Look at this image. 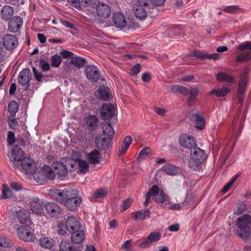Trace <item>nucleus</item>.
Instances as JSON below:
<instances>
[{
  "instance_id": "obj_1",
  "label": "nucleus",
  "mask_w": 251,
  "mask_h": 251,
  "mask_svg": "<svg viewBox=\"0 0 251 251\" xmlns=\"http://www.w3.org/2000/svg\"><path fill=\"white\" fill-rule=\"evenodd\" d=\"M251 217L248 214H244L238 217L235 225L237 227L236 234L244 240H248L250 238L251 230Z\"/></svg>"
},
{
  "instance_id": "obj_2",
  "label": "nucleus",
  "mask_w": 251,
  "mask_h": 251,
  "mask_svg": "<svg viewBox=\"0 0 251 251\" xmlns=\"http://www.w3.org/2000/svg\"><path fill=\"white\" fill-rule=\"evenodd\" d=\"M207 158L205 151L200 148H196L191 150V158L188 165L191 169L199 171L202 165Z\"/></svg>"
},
{
  "instance_id": "obj_3",
  "label": "nucleus",
  "mask_w": 251,
  "mask_h": 251,
  "mask_svg": "<svg viewBox=\"0 0 251 251\" xmlns=\"http://www.w3.org/2000/svg\"><path fill=\"white\" fill-rule=\"evenodd\" d=\"M73 191V189L70 188H66L63 190L51 189L49 190V195L52 200L64 204L70 193Z\"/></svg>"
},
{
  "instance_id": "obj_4",
  "label": "nucleus",
  "mask_w": 251,
  "mask_h": 251,
  "mask_svg": "<svg viewBox=\"0 0 251 251\" xmlns=\"http://www.w3.org/2000/svg\"><path fill=\"white\" fill-rule=\"evenodd\" d=\"M241 110L242 107L238 108V114L234 116L232 124V134L236 141L240 136L244 126V122L246 118L245 116L244 117L240 118V114L241 112Z\"/></svg>"
},
{
  "instance_id": "obj_5",
  "label": "nucleus",
  "mask_w": 251,
  "mask_h": 251,
  "mask_svg": "<svg viewBox=\"0 0 251 251\" xmlns=\"http://www.w3.org/2000/svg\"><path fill=\"white\" fill-rule=\"evenodd\" d=\"M161 237V234L159 232L153 231L151 232L146 238H142L136 241L139 243L138 247L141 249H146L151 247L153 243L158 242Z\"/></svg>"
},
{
  "instance_id": "obj_6",
  "label": "nucleus",
  "mask_w": 251,
  "mask_h": 251,
  "mask_svg": "<svg viewBox=\"0 0 251 251\" xmlns=\"http://www.w3.org/2000/svg\"><path fill=\"white\" fill-rule=\"evenodd\" d=\"M78 191L76 189H73V191L69 195L64 205L71 211H75L78 207L81 201V197H78Z\"/></svg>"
},
{
  "instance_id": "obj_7",
  "label": "nucleus",
  "mask_w": 251,
  "mask_h": 251,
  "mask_svg": "<svg viewBox=\"0 0 251 251\" xmlns=\"http://www.w3.org/2000/svg\"><path fill=\"white\" fill-rule=\"evenodd\" d=\"M239 51L247 50L243 52L241 54L237 55L235 59L236 62H246L251 59V42L246 41L241 44L238 49Z\"/></svg>"
},
{
  "instance_id": "obj_8",
  "label": "nucleus",
  "mask_w": 251,
  "mask_h": 251,
  "mask_svg": "<svg viewBox=\"0 0 251 251\" xmlns=\"http://www.w3.org/2000/svg\"><path fill=\"white\" fill-rule=\"evenodd\" d=\"M2 43L6 50L12 51L17 47L18 40L15 35L7 34L3 37Z\"/></svg>"
},
{
  "instance_id": "obj_9",
  "label": "nucleus",
  "mask_w": 251,
  "mask_h": 251,
  "mask_svg": "<svg viewBox=\"0 0 251 251\" xmlns=\"http://www.w3.org/2000/svg\"><path fill=\"white\" fill-rule=\"evenodd\" d=\"M31 79V74L29 69H23L18 76L19 83L23 86H25V90H27L30 86L29 82Z\"/></svg>"
},
{
  "instance_id": "obj_10",
  "label": "nucleus",
  "mask_w": 251,
  "mask_h": 251,
  "mask_svg": "<svg viewBox=\"0 0 251 251\" xmlns=\"http://www.w3.org/2000/svg\"><path fill=\"white\" fill-rule=\"evenodd\" d=\"M87 78L96 82L100 78V74L98 68L94 65H88L84 71Z\"/></svg>"
},
{
  "instance_id": "obj_11",
  "label": "nucleus",
  "mask_w": 251,
  "mask_h": 251,
  "mask_svg": "<svg viewBox=\"0 0 251 251\" xmlns=\"http://www.w3.org/2000/svg\"><path fill=\"white\" fill-rule=\"evenodd\" d=\"M23 24V20L21 17L15 16L12 17L8 21V30L11 33H16L20 30Z\"/></svg>"
},
{
  "instance_id": "obj_12",
  "label": "nucleus",
  "mask_w": 251,
  "mask_h": 251,
  "mask_svg": "<svg viewBox=\"0 0 251 251\" xmlns=\"http://www.w3.org/2000/svg\"><path fill=\"white\" fill-rule=\"evenodd\" d=\"M96 12L99 17L106 19L111 14V8L108 4L103 2H98L96 6Z\"/></svg>"
},
{
  "instance_id": "obj_13",
  "label": "nucleus",
  "mask_w": 251,
  "mask_h": 251,
  "mask_svg": "<svg viewBox=\"0 0 251 251\" xmlns=\"http://www.w3.org/2000/svg\"><path fill=\"white\" fill-rule=\"evenodd\" d=\"M103 136L102 135H100L99 136L97 137L95 143L97 148L100 150L105 151L108 150L110 147L112 139Z\"/></svg>"
},
{
  "instance_id": "obj_14",
  "label": "nucleus",
  "mask_w": 251,
  "mask_h": 251,
  "mask_svg": "<svg viewBox=\"0 0 251 251\" xmlns=\"http://www.w3.org/2000/svg\"><path fill=\"white\" fill-rule=\"evenodd\" d=\"M179 142L181 146L191 150L196 148L197 143L192 136L187 134H181L179 137Z\"/></svg>"
},
{
  "instance_id": "obj_15",
  "label": "nucleus",
  "mask_w": 251,
  "mask_h": 251,
  "mask_svg": "<svg viewBox=\"0 0 251 251\" xmlns=\"http://www.w3.org/2000/svg\"><path fill=\"white\" fill-rule=\"evenodd\" d=\"M100 116L102 119H111L115 115V109L111 103L103 104L100 109Z\"/></svg>"
},
{
  "instance_id": "obj_16",
  "label": "nucleus",
  "mask_w": 251,
  "mask_h": 251,
  "mask_svg": "<svg viewBox=\"0 0 251 251\" xmlns=\"http://www.w3.org/2000/svg\"><path fill=\"white\" fill-rule=\"evenodd\" d=\"M44 207L47 214L52 217H58L61 213L59 206L55 202H47L44 205Z\"/></svg>"
},
{
  "instance_id": "obj_17",
  "label": "nucleus",
  "mask_w": 251,
  "mask_h": 251,
  "mask_svg": "<svg viewBox=\"0 0 251 251\" xmlns=\"http://www.w3.org/2000/svg\"><path fill=\"white\" fill-rule=\"evenodd\" d=\"M17 233L19 237L25 241H32L34 238L33 235L29 232L27 226L19 227L17 229Z\"/></svg>"
},
{
  "instance_id": "obj_18",
  "label": "nucleus",
  "mask_w": 251,
  "mask_h": 251,
  "mask_svg": "<svg viewBox=\"0 0 251 251\" xmlns=\"http://www.w3.org/2000/svg\"><path fill=\"white\" fill-rule=\"evenodd\" d=\"M30 209L33 213L36 215H42L44 214L43 204L40 202L37 197H34L30 202Z\"/></svg>"
},
{
  "instance_id": "obj_19",
  "label": "nucleus",
  "mask_w": 251,
  "mask_h": 251,
  "mask_svg": "<svg viewBox=\"0 0 251 251\" xmlns=\"http://www.w3.org/2000/svg\"><path fill=\"white\" fill-rule=\"evenodd\" d=\"M65 226L70 232L79 229L81 226L78 220L73 216H69L66 220Z\"/></svg>"
},
{
  "instance_id": "obj_20",
  "label": "nucleus",
  "mask_w": 251,
  "mask_h": 251,
  "mask_svg": "<svg viewBox=\"0 0 251 251\" xmlns=\"http://www.w3.org/2000/svg\"><path fill=\"white\" fill-rule=\"evenodd\" d=\"M22 169L25 174H32L34 173V161L29 158H24L21 160Z\"/></svg>"
},
{
  "instance_id": "obj_21",
  "label": "nucleus",
  "mask_w": 251,
  "mask_h": 251,
  "mask_svg": "<svg viewBox=\"0 0 251 251\" xmlns=\"http://www.w3.org/2000/svg\"><path fill=\"white\" fill-rule=\"evenodd\" d=\"M189 118L195 122L196 127L199 130H202L205 126V120L203 116L200 113H192L190 114Z\"/></svg>"
},
{
  "instance_id": "obj_22",
  "label": "nucleus",
  "mask_w": 251,
  "mask_h": 251,
  "mask_svg": "<svg viewBox=\"0 0 251 251\" xmlns=\"http://www.w3.org/2000/svg\"><path fill=\"white\" fill-rule=\"evenodd\" d=\"M113 21L116 27L122 29L126 25V18L123 14L117 12L113 14Z\"/></svg>"
},
{
  "instance_id": "obj_23",
  "label": "nucleus",
  "mask_w": 251,
  "mask_h": 251,
  "mask_svg": "<svg viewBox=\"0 0 251 251\" xmlns=\"http://www.w3.org/2000/svg\"><path fill=\"white\" fill-rule=\"evenodd\" d=\"M54 173L59 176H66L68 174L66 166L63 162L55 161L52 164Z\"/></svg>"
},
{
  "instance_id": "obj_24",
  "label": "nucleus",
  "mask_w": 251,
  "mask_h": 251,
  "mask_svg": "<svg viewBox=\"0 0 251 251\" xmlns=\"http://www.w3.org/2000/svg\"><path fill=\"white\" fill-rule=\"evenodd\" d=\"M71 240L72 243L75 244L82 243L85 239V234L83 230L80 229L71 232Z\"/></svg>"
},
{
  "instance_id": "obj_25",
  "label": "nucleus",
  "mask_w": 251,
  "mask_h": 251,
  "mask_svg": "<svg viewBox=\"0 0 251 251\" xmlns=\"http://www.w3.org/2000/svg\"><path fill=\"white\" fill-rule=\"evenodd\" d=\"M100 151L96 149H94L86 155V158L90 163L96 164L100 163Z\"/></svg>"
},
{
  "instance_id": "obj_26",
  "label": "nucleus",
  "mask_w": 251,
  "mask_h": 251,
  "mask_svg": "<svg viewBox=\"0 0 251 251\" xmlns=\"http://www.w3.org/2000/svg\"><path fill=\"white\" fill-rule=\"evenodd\" d=\"M86 126L89 130H95L98 126V118L94 115H89L85 118Z\"/></svg>"
},
{
  "instance_id": "obj_27",
  "label": "nucleus",
  "mask_w": 251,
  "mask_h": 251,
  "mask_svg": "<svg viewBox=\"0 0 251 251\" xmlns=\"http://www.w3.org/2000/svg\"><path fill=\"white\" fill-rule=\"evenodd\" d=\"M103 136L113 139L114 134V130L110 123L104 122L102 125Z\"/></svg>"
},
{
  "instance_id": "obj_28",
  "label": "nucleus",
  "mask_w": 251,
  "mask_h": 251,
  "mask_svg": "<svg viewBox=\"0 0 251 251\" xmlns=\"http://www.w3.org/2000/svg\"><path fill=\"white\" fill-rule=\"evenodd\" d=\"M150 215L151 212L148 209L137 211L131 213L132 217L139 221L149 219Z\"/></svg>"
},
{
  "instance_id": "obj_29",
  "label": "nucleus",
  "mask_w": 251,
  "mask_h": 251,
  "mask_svg": "<svg viewBox=\"0 0 251 251\" xmlns=\"http://www.w3.org/2000/svg\"><path fill=\"white\" fill-rule=\"evenodd\" d=\"M155 201L162 206L170 204L169 197L162 190H160L159 193L155 197Z\"/></svg>"
},
{
  "instance_id": "obj_30",
  "label": "nucleus",
  "mask_w": 251,
  "mask_h": 251,
  "mask_svg": "<svg viewBox=\"0 0 251 251\" xmlns=\"http://www.w3.org/2000/svg\"><path fill=\"white\" fill-rule=\"evenodd\" d=\"M14 8L10 5H5L1 10V17L5 20H9L13 16Z\"/></svg>"
},
{
  "instance_id": "obj_31",
  "label": "nucleus",
  "mask_w": 251,
  "mask_h": 251,
  "mask_svg": "<svg viewBox=\"0 0 251 251\" xmlns=\"http://www.w3.org/2000/svg\"><path fill=\"white\" fill-rule=\"evenodd\" d=\"M17 218L23 224L27 226L30 223L29 212L25 210L19 211L17 214Z\"/></svg>"
},
{
  "instance_id": "obj_32",
  "label": "nucleus",
  "mask_w": 251,
  "mask_h": 251,
  "mask_svg": "<svg viewBox=\"0 0 251 251\" xmlns=\"http://www.w3.org/2000/svg\"><path fill=\"white\" fill-rule=\"evenodd\" d=\"M39 243L42 248L51 249L54 245V240L51 237L44 236L40 238Z\"/></svg>"
},
{
  "instance_id": "obj_33",
  "label": "nucleus",
  "mask_w": 251,
  "mask_h": 251,
  "mask_svg": "<svg viewBox=\"0 0 251 251\" xmlns=\"http://www.w3.org/2000/svg\"><path fill=\"white\" fill-rule=\"evenodd\" d=\"M12 155L14 161H21L24 158V152L17 145L14 146L12 149Z\"/></svg>"
},
{
  "instance_id": "obj_34",
  "label": "nucleus",
  "mask_w": 251,
  "mask_h": 251,
  "mask_svg": "<svg viewBox=\"0 0 251 251\" xmlns=\"http://www.w3.org/2000/svg\"><path fill=\"white\" fill-rule=\"evenodd\" d=\"M98 94L100 99L104 100H109L111 98L110 90L109 88L105 86L101 87L99 89Z\"/></svg>"
},
{
  "instance_id": "obj_35",
  "label": "nucleus",
  "mask_w": 251,
  "mask_h": 251,
  "mask_svg": "<svg viewBox=\"0 0 251 251\" xmlns=\"http://www.w3.org/2000/svg\"><path fill=\"white\" fill-rule=\"evenodd\" d=\"M162 170L167 175L170 176H175L178 173L179 168L176 166L167 164L162 167Z\"/></svg>"
},
{
  "instance_id": "obj_36",
  "label": "nucleus",
  "mask_w": 251,
  "mask_h": 251,
  "mask_svg": "<svg viewBox=\"0 0 251 251\" xmlns=\"http://www.w3.org/2000/svg\"><path fill=\"white\" fill-rule=\"evenodd\" d=\"M41 174L45 178L50 180L54 178V173L52 169L49 166L44 165L42 168Z\"/></svg>"
},
{
  "instance_id": "obj_37",
  "label": "nucleus",
  "mask_w": 251,
  "mask_h": 251,
  "mask_svg": "<svg viewBox=\"0 0 251 251\" xmlns=\"http://www.w3.org/2000/svg\"><path fill=\"white\" fill-rule=\"evenodd\" d=\"M230 91V89L226 87L221 88L213 89L210 92V94L215 95L217 97H221L226 96Z\"/></svg>"
},
{
  "instance_id": "obj_38",
  "label": "nucleus",
  "mask_w": 251,
  "mask_h": 251,
  "mask_svg": "<svg viewBox=\"0 0 251 251\" xmlns=\"http://www.w3.org/2000/svg\"><path fill=\"white\" fill-rule=\"evenodd\" d=\"M216 79L219 81H223L228 83H233L234 78L228 74L223 73H218L216 75Z\"/></svg>"
},
{
  "instance_id": "obj_39",
  "label": "nucleus",
  "mask_w": 251,
  "mask_h": 251,
  "mask_svg": "<svg viewBox=\"0 0 251 251\" xmlns=\"http://www.w3.org/2000/svg\"><path fill=\"white\" fill-rule=\"evenodd\" d=\"M142 5H140L139 4L134 11V15L135 17L140 19H143L147 16V10H148L146 8Z\"/></svg>"
},
{
  "instance_id": "obj_40",
  "label": "nucleus",
  "mask_w": 251,
  "mask_h": 251,
  "mask_svg": "<svg viewBox=\"0 0 251 251\" xmlns=\"http://www.w3.org/2000/svg\"><path fill=\"white\" fill-rule=\"evenodd\" d=\"M86 62V60L84 58L76 55L74 56L71 61V63L77 68H81L83 67Z\"/></svg>"
},
{
  "instance_id": "obj_41",
  "label": "nucleus",
  "mask_w": 251,
  "mask_h": 251,
  "mask_svg": "<svg viewBox=\"0 0 251 251\" xmlns=\"http://www.w3.org/2000/svg\"><path fill=\"white\" fill-rule=\"evenodd\" d=\"M60 251H75V248L69 241H62L59 244Z\"/></svg>"
},
{
  "instance_id": "obj_42",
  "label": "nucleus",
  "mask_w": 251,
  "mask_h": 251,
  "mask_svg": "<svg viewBox=\"0 0 251 251\" xmlns=\"http://www.w3.org/2000/svg\"><path fill=\"white\" fill-rule=\"evenodd\" d=\"M1 191V199H7L12 198L13 192L6 184H3L2 185Z\"/></svg>"
},
{
  "instance_id": "obj_43",
  "label": "nucleus",
  "mask_w": 251,
  "mask_h": 251,
  "mask_svg": "<svg viewBox=\"0 0 251 251\" xmlns=\"http://www.w3.org/2000/svg\"><path fill=\"white\" fill-rule=\"evenodd\" d=\"M75 7L79 8L81 6L87 7L90 2V0H68Z\"/></svg>"
},
{
  "instance_id": "obj_44",
  "label": "nucleus",
  "mask_w": 251,
  "mask_h": 251,
  "mask_svg": "<svg viewBox=\"0 0 251 251\" xmlns=\"http://www.w3.org/2000/svg\"><path fill=\"white\" fill-rule=\"evenodd\" d=\"M19 109V104L15 100L11 101L8 105V110L12 116H15Z\"/></svg>"
},
{
  "instance_id": "obj_45",
  "label": "nucleus",
  "mask_w": 251,
  "mask_h": 251,
  "mask_svg": "<svg viewBox=\"0 0 251 251\" xmlns=\"http://www.w3.org/2000/svg\"><path fill=\"white\" fill-rule=\"evenodd\" d=\"M189 95L190 96L188 99L187 104L189 106H191L195 102V100L198 95V91L197 89H193L191 90Z\"/></svg>"
},
{
  "instance_id": "obj_46",
  "label": "nucleus",
  "mask_w": 251,
  "mask_h": 251,
  "mask_svg": "<svg viewBox=\"0 0 251 251\" xmlns=\"http://www.w3.org/2000/svg\"><path fill=\"white\" fill-rule=\"evenodd\" d=\"M248 69L245 68L243 70L240 77V81L238 85L247 86L248 81Z\"/></svg>"
},
{
  "instance_id": "obj_47",
  "label": "nucleus",
  "mask_w": 251,
  "mask_h": 251,
  "mask_svg": "<svg viewBox=\"0 0 251 251\" xmlns=\"http://www.w3.org/2000/svg\"><path fill=\"white\" fill-rule=\"evenodd\" d=\"M247 206L246 205L243 203H238L236 204V207L234 209V213L240 215L243 213L246 210Z\"/></svg>"
},
{
  "instance_id": "obj_48",
  "label": "nucleus",
  "mask_w": 251,
  "mask_h": 251,
  "mask_svg": "<svg viewBox=\"0 0 251 251\" xmlns=\"http://www.w3.org/2000/svg\"><path fill=\"white\" fill-rule=\"evenodd\" d=\"M132 202V199L129 198L124 200L121 204L120 211L124 212L127 210L131 206Z\"/></svg>"
},
{
  "instance_id": "obj_49",
  "label": "nucleus",
  "mask_w": 251,
  "mask_h": 251,
  "mask_svg": "<svg viewBox=\"0 0 251 251\" xmlns=\"http://www.w3.org/2000/svg\"><path fill=\"white\" fill-rule=\"evenodd\" d=\"M240 7L238 5H231L225 7L223 10L226 13L235 14L238 12Z\"/></svg>"
},
{
  "instance_id": "obj_50",
  "label": "nucleus",
  "mask_w": 251,
  "mask_h": 251,
  "mask_svg": "<svg viewBox=\"0 0 251 251\" xmlns=\"http://www.w3.org/2000/svg\"><path fill=\"white\" fill-rule=\"evenodd\" d=\"M80 171L83 173H86L89 170L88 163L84 160H80L78 162Z\"/></svg>"
},
{
  "instance_id": "obj_51",
  "label": "nucleus",
  "mask_w": 251,
  "mask_h": 251,
  "mask_svg": "<svg viewBox=\"0 0 251 251\" xmlns=\"http://www.w3.org/2000/svg\"><path fill=\"white\" fill-rule=\"evenodd\" d=\"M51 61L52 66L58 67L61 63L62 59L60 56L54 55L52 56Z\"/></svg>"
},
{
  "instance_id": "obj_52",
  "label": "nucleus",
  "mask_w": 251,
  "mask_h": 251,
  "mask_svg": "<svg viewBox=\"0 0 251 251\" xmlns=\"http://www.w3.org/2000/svg\"><path fill=\"white\" fill-rule=\"evenodd\" d=\"M107 194V192L106 190L103 189H99L94 192L93 197L95 199L102 198L105 196Z\"/></svg>"
},
{
  "instance_id": "obj_53",
  "label": "nucleus",
  "mask_w": 251,
  "mask_h": 251,
  "mask_svg": "<svg viewBox=\"0 0 251 251\" xmlns=\"http://www.w3.org/2000/svg\"><path fill=\"white\" fill-rule=\"evenodd\" d=\"M160 190L156 185H153L148 191V193L155 197L159 193Z\"/></svg>"
},
{
  "instance_id": "obj_54",
  "label": "nucleus",
  "mask_w": 251,
  "mask_h": 251,
  "mask_svg": "<svg viewBox=\"0 0 251 251\" xmlns=\"http://www.w3.org/2000/svg\"><path fill=\"white\" fill-rule=\"evenodd\" d=\"M191 55L195 56L198 58H206V52L201 50H194Z\"/></svg>"
},
{
  "instance_id": "obj_55",
  "label": "nucleus",
  "mask_w": 251,
  "mask_h": 251,
  "mask_svg": "<svg viewBox=\"0 0 251 251\" xmlns=\"http://www.w3.org/2000/svg\"><path fill=\"white\" fill-rule=\"evenodd\" d=\"M39 65L43 71H48L50 69L49 63L43 59L39 61Z\"/></svg>"
},
{
  "instance_id": "obj_56",
  "label": "nucleus",
  "mask_w": 251,
  "mask_h": 251,
  "mask_svg": "<svg viewBox=\"0 0 251 251\" xmlns=\"http://www.w3.org/2000/svg\"><path fill=\"white\" fill-rule=\"evenodd\" d=\"M141 66L139 64H135L130 70V75L132 76L136 75L140 71Z\"/></svg>"
},
{
  "instance_id": "obj_57",
  "label": "nucleus",
  "mask_w": 251,
  "mask_h": 251,
  "mask_svg": "<svg viewBox=\"0 0 251 251\" xmlns=\"http://www.w3.org/2000/svg\"><path fill=\"white\" fill-rule=\"evenodd\" d=\"M151 149L149 148H145L141 150L140 151L138 157L140 158H143L147 155L151 153Z\"/></svg>"
},
{
  "instance_id": "obj_58",
  "label": "nucleus",
  "mask_w": 251,
  "mask_h": 251,
  "mask_svg": "<svg viewBox=\"0 0 251 251\" xmlns=\"http://www.w3.org/2000/svg\"><path fill=\"white\" fill-rule=\"evenodd\" d=\"M152 0H139L138 3L149 10L150 6L152 5Z\"/></svg>"
},
{
  "instance_id": "obj_59",
  "label": "nucleus",
  "mask_w": 251,
  "mask_h": 251,
  "mask_svg": "<svg viewBox=\"0 0 251 251\" xmlns=\"http://www.w3.org/2000/svg\"><path fill=\"white\" fill-rule=\"evenodd\" d=\"M60 54L63 58H67L69 57L72 58L74 56V54L72 52L67 50H63L60 52Z\"/></svg>"
},
{
  "instance_id": "obj_60",
  "label": "nucleus",
  "mask_w": 251,
  "mask_h": 251,
  "mask_svg": "<svg viewBox=\"0 0 251 251\" xmlns=\"http://www.w3.org/2000/svg\"><path fill=\"white\" fill-rule=\"evenodd\" d=\"M10 187L14 191H18L22 189V185L19 183L12 182L10 183Z\"/></svg>"
},
{
  "instance_id": "obj_61",
  "label": "nucleus",
  "mask_w": 251,
  "mask_h": 251,
  "mask_svg": "<svg viewBox=\"0 0 251 251\" xmlns=\"http://www.w3.org/2000/svg\"><path fill=\"white\" fill-rule=\"evenodd\" d=\"M32 71L36 79L39 82L41 81L43 76L42 74L40 73H38V71L34 67H32Z\"/></svg>"
},
{
  "instance_id": "obj_62",
  "label": "nucleus",
  "mask_w": 251,
  "mask_h": 251,
  "mask_svg": "<svg viewBox=\"0 0 251 251\" xmlns=\"http://www.w3.org/2000/svg\"><path fill=\"white\" fill-rule=\"evenodd\" d=\"M7 141L9 145H12L15 141L14 134L12 132H9L7 135Z\"/></svg>"
},
{
  "instance_id": "obj_63",
  "label": "nucleus",
  "mask_w": 251,
  "mask_h": 251,
  "mask_svg": "<svg viewBox=\"0 0 251 251\" xmlns=\"http://www.w3.org/2000/svg\"><path fill=\"white\" fill-rule=\"evenodd\" d=\"M132 242V240H126L122 246L121 249L125 251H130L129 245Z\"/></svg>"
},
{
  "instance_id": "obj_64",
  "label": "nucleus",
  "mask_w": 251,
  "mask_h": 251,
  "mask_svg": "<svg viewBox=\"0 0 251 251\" xmlns=\"http://www.w3.org/2000/svg\"><path fill=\"white\" fill-rule=\"evenodd\" d=\"M219 57V54L217 53H213L211 54H208L206 52L205 59H212L213 60L218 59Z\"/></svg>"
}]
</instances>
